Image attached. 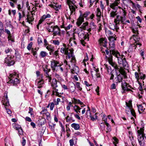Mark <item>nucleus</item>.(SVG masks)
I'll list each match as a JSON object with an SVG mask.
<instances>
[{
  "instance_id": "1",
  "label": "nucleus",
  "mask_w": 146,
  "mask_h": 146,
  "mask_svg": "<svg viewBox=\"0 0 146 146\" xmlns=\"http://www.w3.org/2000/svg\"><path fill=\"white\" fill-rule=\"evenodd\" d=\"M109 47L110 54L117 58L118 63L120 66H126L127 64V63L124 56L120 55L118 51L114 50L115 46V41L116 40L115 38L113 36H111L109 38Z\"/></svg>"
},
{
  "instance_id": "2",
  "label": "nucleus",
  "mask_w": 146,
  "mask_h": 146,
  "mask_svg": "<svg viewBox=\"0 0 146 146\" xmlns=\"http://www.w3.org/2000/svg\"><path fill=\"white\" fill-rule=\"evenodd\" d=\"M108 60L109 64L113 67L115 70L116 77H115V82L117 83H119L122 82L123 80L122 75H123L125 78H127L126 73L121 68L122 67H125L123 66H120V68L118 66L117 64L114 62L113 61L112 56L110 55V56L108 58ZM126 65V67L127 66Z\"/></svg>"
},
{
  "instance_id": "3",
  "label": "nucleus",
  "mask_w": 146,
  "mask_h": 146,
  "mask_svg": "<svg viewBox=\"0 0 146 146\" xmlns=\"http://www.w3.org/2000/svg\"><path fill=\"white\" fill-rule=\"evenodd\" d=\"M69 61L68 62L67 60L64 61V63L65 65L67 68L70 69L71 72L73 74H77L78 72L79 68L78 67L75 65L76 60L75 57L70 59Z\"/></svg>"
},
{
  "instance_id": "4",
  "label": "nucleus",
  "mask_w": 146,
  "mask_h": 146,
  "mask_svg": "<svg viewBox=\"0 0 146 146\" xmlns=\"http://www.w3.org/2000/svg\"><path fill=\"white\" fill-rule=\"evenodd\" d=\"M9 76L7 83L15 85L19 83V73L17 71H14L10 74Z\"/></svg>"
},
{
  "instance_id": "5",
  "label": "nucleus",
  "mask_w": 146,
  "mask_h": 146,
  "mask_svg": "<svg viewBox=\"0 0 146 146\" xmlns=\"http://www.w3.org/2000/svg\"><path fill=\"white\" fill-rule=\"evenodd\" d=\"M50 62L51 68L54 72H63V68L62 67L63 64L62 62L60 63L59 61L54 60L51 61Z\"/></svg>"
},
{
  "instance_id": "6",
  "label": "nucleus",
  "mask_w": 146,
  "mask_h": 146,
  "mask_svg": "<svg viewBox=\"0 0 146 146\" xmlns=\"http://www.w3.org/2000/svg\"><path fill=\"white\" fill-rule=\"evenodd\" d=\"M120 3V0H116L113 3L110 4V7L114 11H111L110 13V17L115 18L116 16L117 15V11L118 8L121 9V7L118 6V5Z\"/></svg>"
},
{
  "instance_id": "7",
  "label": "nucleus",
  "mask_w": 146,
  "mask_h": 146,
  "mask_svg": "<svg viewBox=\"0 0 146 146\" xmlns=\"http://www.w3.org/2000/svg\"><path fill=\"white\" fill-rule=\"evenodd\" d=\"M60 51L61 53L67 55L66 57L67 60L68 59L70 60L75 57L73 50H70L69 52H68V47L65 44H63V46L61 48Z\"/></svg>"
},
{
  "instance_id": "8",
  "label": "nucleus",
  "mask_w": 146,
  "mask_h": 146,
  "mask_svg": "<svg viewBox=\"0 0 146 146\" xmlns=\"http://www.w3.org/2000/svg\"><path fill=\"white\" fill-rule=\"evenodd\" d=\"M126 106L125 107L126 113L127 115L131 114L136 118V115L134 110L133 108L132 101L129 100L128 102H126Z\"/></svg>"
},
{
  "instance_id": "9",
  "label": "nucleus",
  "mask_w": 146,
  "mask_h": 146,
  "mask_svg": "<svg viewBox=\"0 0 146 146\" xmlns=\"http://www.w3.org/2000/svg\"><path fill=\"white\" fill-rule=\"evenodd\" d=\"M76 2L75 0H67V4L68 5L70 10L71 11L69 19H70V16L72 14H74L75 13L76 9L77 8V7L75 4Z\"/></svg>"
},
{
  "instance_id": "10",
  "label": "nucleus",
  "mask_w": 146,
  "mask_h": 146,
  "mask_svg": "<svg viewBox=\"0 0 146 146\" xmlns=\"http://www.w3.org/2000/svg\"><path fill=\"white\" fill-rule=\"evenodd\" d=\"M137 133L138 139L140 146H144V137L145 135L144 133V129L143 128H141L139 130H138Z\"/></svg>"
},
{
  "instance_id": "11",
  "label": "nucleus",
  "mask_w": 146,
  "mask_h": 146,
  "mask_svg": "<svg viewBox=\"0 0 146 146\" xmlns=\"http://www.w3.org/2000/svg\"><path fill=\"white\" fill-rule=\"evenodd\" d=\"M135 78L137 80V81L140 85V89H143L142 87L141 86V83H140L139 82V79L143 80L144 79L145 77V75L139 71L138 72H135Z\"/></svg>"
},
{
  "instance_id": "12",
  "label": "nucleus",
  "mask_w": 146,
  "mask_h": 146,
  "mask_svg": "<svg viewBox=\"0 0 146 146\" xmlns=\"http://www.w3.org/2000/svg\"><path fill=\"white\" fill-rule=\"evenodd\" d=\"M125 17H123L122 16H120L119 15H117L116 18L114 19V22L117 26L118 24H119L120 23H122L123 25H126V23L124 22V21H125Z\"/></svg>"
},
{
  "instance_id": "13",
  "label": "nucleus",
  "mask_w": 146,
  "mask_h": 146,
  "mask_svg": "<svg viewBox=\"0 0 146 146\" xmlns=\"http://www.w3.org/2000/svg\"><path fill=\"white\" fill-rule=\"evenodd\" d=\"M13 57L14 56L13 55H8L5 59V63L8 66L13 65L14 63Z\"/></svg>"
},
{
  "instance_id": "14",
  "label": "nucleus",
  "mask_w": 146,
  "mask_h": 146,
  "mask_svg": "<svg viewBox=\"0 0 146 146\" xmlns=\"http://www.w3.org/2000/svg\"><path fill=\"white\" fill-rule=\"evenodd\" d=\"M76 33L78 35L79 40L80 39H84L88 37L89 34L88 33L87 34V36H86L84 35V31L81 28H79L78 29L76 32Z\"/></svg>"
},
{
  "instance_id": "15",
  "label": "nucleus",
  "mask_w": 146,
  "mask_h": 146,
  "mask_svg": "<svg viewBox=\"0 0 146 146\" xmlns=\"http://www.w3.org/2000/svg\"><path fill=\"white\" fill-rule=\"evenodd\" d=\"M90 72L93 77H95L97 78L100 77L101 75L98 69L94 67L93 69H90Z\"/></svg>"
},
{
  "instance_id": "16",
  "label": "nucleus",
  "mask_w": 146,
  "mask_h": 146,
  "mask_svg": "<svg viewBox=\"0 0 146 146\" xmlns=\"http://www.w3.org/2000/svg\"><path fill=\"white\" fill-rule=\"evenodd\" d=\"M121 87L122 90L123 91V92H125V91H131V90L129 88H131V86L128 84H127L125 81L122 82L121 84Z\"/></svg>"
},
{
  "instance_id": "17",
  "label": "nucleus",
  "mask_w": 146,
  "mask_h": 146,
  "mask_svg": "<svg viewBox=\"0 0 146 146\" xmlns=\"http://www.w3.org/2000/svg\"><path fill=\"white\" fill-rule=\"evenodd\" d=\"M51 4L49 5V6L51 7L54 8L56 11H59L60 9L61 5H58L57 4L56 0H51Z\"/></svg>"
},
{
  "instance_id": "18",
  "label": "nucleus",
  "mask_w": 146,
  "mask_h": 146,
  "mask_svg": "<svg viewBox=\"0 0 146 146\" xmlns=\"http://www.w3.org/2000/svg\"><path fill=\"white\" fill-rule=\"evenodd\" d=\"M98 44L105 48L107 47V39L105 38H101L98 40Z\"/></svg>"
},
{
  "instance_id": "19",
  "label": "nucleus",
  "mask_w": 146,
  "mask_h": 146,
  "mask_svg": "<svg viewBox=\"0 0 146 146\" xmlns=\"http://www.w3.org/2000/svg\"><path fill=\"white\" fill-rule=\"evenodd\" d=\"M51 17V15L48 13H46L42 15L41 17L40 20L39 21L38 24L37 25V27L38 28L39 27V25L41 24L45 19L47 18H50Z\"/></svg>"
},
{
  "instance_id": "20",
  "label": "nucleus",
  "mask_w": 146,
  "mask_h": 146,
  "mask_svg": "<svg viewBox=\"0 0 146 146\" xmlns=\"http://www.w3.org/2000/svg\"><path fill=\"white\" fill-rule=\"evenodd\" d=\"M90 14V12L86 11L85 12L84 14L82 15V16L84 18H85L87 20H89L90 19L92 20L94 18L95 15L94 14L92 13L89 17H88V16Z\"/></svg>"
},
{
  "instance_id": "21",
  "label": "nucleus",
  "mask_w": 146,
  "mask_h": 146,
  "mask_svg": "<svg viewBox=\"0 0 146 146\" xmlns=\"http://www.w3.org/2000/svg\"><path fill=\"white\" fill-rule=\"evenodd\" d=\"M43 70L46 73L45 76L47 77L48 82H50L52 78L49 75L48 73L50 71V69L48 68L46 66L45 67L43 68Z\"/></svg>"
},
{
  "instance_id": "22",
  "label": "nucleus",
  "mask_w": 146,
  "mask_h": 146,
  "mask_svg": "<svg viewBox=\"0 0 146 146\" xmlns=\"http://www.w3.org/2000/svg\"><path fill=\"white\" fill-rule=\"evenodd\" d=\"M76 38L74 33L73 34V37L71 38L69 40V44L71 46H76L77 44L75 40Z\"/></svg>"
},
{
  "instance_id": "23",
  "label": "nucleus",
  "mask_w": 146,
  "mask_h": 146,
  "mask_svg": "<svg viewBox=\"0 0 146 146\" xmlns=\"http://www.w3.org/2000/svg\"><path fill=\"white\" fill-rule=\"evenodd\" d=\"M133 38L136 43V45H139V46H140L141 45L140 41L141 39L136 34H135L133 35Z\"/></svg>"
},
{
  "instance_id": "24",
  "label": "nucleus",
  "mask_w": 146,
  "mask_h": 146,
  "mask_svg": "<svg viewBox=\"0 0 146 146\" xmlns=\"http://www.w3.org/2000/svg\"><path fill=\"white\" fill-rule=\"evenodd\" d=\"M84 22V18L81 15L77 19L76 24L78 26H80L83 22Z\"/></svg>"
},
{
  "instance_id": "25",
  "label": "nucleus",
  "mask_w": 146,
  "mask_h": 146,
  "mask_svg": "<svg viewBox=\"0 0 146 146\" xmlns=\"http://www.w3.org/2000/svg\"><path fill=\"white\" fill-rule=\"evenodd\" d=\"M72 103L75 104H80V105H81V107H83L82 105H84L83 102H82L80 100L74 98L72 100Z\"/></svg>"
},
{
  "instance_id": "26",
  "label": "nucleus",
  "mask_w": 146,
  "mask_h": 146,
  "mask_svg": "<svg viewBox=\"0 0 146 146\" xmlns=\"http://www.w3.org/2000/svg\"><path fill=\"white\" fill-rule=\"evenodd\" d=\"M4 100L3 102V105H6V106H9V103L8 97L7 94L5 93L4 94Z\"/></svg>"
},
{
  "instance_id": "27",
  "label": "nucleus",
  "mask_w": 146,
  "mask_h": 146,
  "mask_svg": "<svg viewBox=\"0 0 146 146\" xmlns=\"http://www.w3.org/2000/svg\"><path fill=\"white\" fill-rule=\"evenodd\" d=\"M53 30H54V31H53V34L54 36H55L56 35H60V29L58 27L54 26Z\"/></svg>"
},
{
  "instance_id": "28",
  "label": "nucleus",
  "mask_w": 146,
  "mask_h": 146,
  "mask_svg": "<svg viewBox=\"0 0 146 146\" xmlns=\"http://www.w3.org/2000/svg\"><path fill=\"white\" fill-rule=\"evenodd\" d=\"M96 15L97 17V19L98 21L100 20L101 17V13L99 8H98L96 10Z\"/></svg>"
},
{
  "instance_id": "29",
  "label": "nucleus",
  "mask_w": 146,
  "mask_h": 146,
  "mask_svg": "<svg viewBox=\"0 0 146 146\" xmlns=\"http://www.w3.org/2000/svg\"><path fill=\"white\" fill-rule=\"evenodd\" d=\"M36 84L38 86V88H40L42 87L44 84V81L42 80H37L36 81Z\"/></svg>"
},
{
  "instance_id": "30",
  "label": "nucleus",
  "mask_w": 146,
  "mask_h": 146,
  "mask_svg": "<svg viewBox=\"0 0 146 146\" xmlns=\"http://www.w3.org/2000/svg\"><path fill=\"white\" fill-rule=\"evenodd\" d=\"M70 86L69 87V89H68L69 91L71 93L73 92L76 88V87L75 86V85L73 83H72L71 84Z\"/></svg>"
},
{
  "instance_id": "31",
  "label": "nucleus",
  "mask_w": 146,
  "mask_h": 146,
  "mask_svg": "<svg viewBox=\"0 0 146 146\" xmlns=\"http://www.w3.org/2000/svg\"><path fill=\"white\" fill-rule=\"evenodd\" d=\"M104 121L106 125L107 126L106 129L107 131H106V132L107 133L108 132H110L111 131V127L109 124L107 122V121H106V120L104 119Z\"/></svg>"
},
{
  "instance_id": "32",
  "label": "nucleus",
  "mask_w": 146,
  "mask_h": 146,
  "mask_svg": "<svg viewBox=\"0 0 146 146\" xmlns=\"http://www.w3.org/2000/svg\"><path fill=\"white\" fill-rule=\"evenodd\" d=\"M71 126L72 127L74 128L76 130H78L80 129V126L79 124L73 123L71 124Z\"/></svg>"
},
{
  "instance_id": "33",
  "label": "nucleus",
  "mask_w": 146,
  "mask_h": 146,
  "mask_svg": "<svg viewBox=\"0 0 146 146\" xmlns=\"http://www.w3.org/2000/svg\"><path fill=\"white\" fill-rule=\"evenodd\" d=\"M99 0H90V7H91L94 3L96 7H97V4Z\"/></svg>"
},
{
  "instance_id": "34",
  "label": "nucleus",
  "mask_w": 146,
  "mask_h": 146,
  "mask_svg": "<svg viewBox=\"0 0 146 146\" xmlns=\"http://www.w3.org/2000/svg\"><path fill=\"white\" fill-rule=\"evenodd\" d=\"M88 22H86L83 24L79 28L81 29L82 30H86L88 27Z\"/></svg>"
},
{
  "instance_id": "35",
  "label": "nucleus",
  "mask_w": 146,
  "mask_h": 146,
  "mask_svg": "<svg viewBox=\"0 0 146 146\" xmlns=\"http://www.w3.org/2000/svg\"><path fill=\"white\" fill-rule=\"evenodd\" d=\"M137 107L138 108L139 112L140 114L141 113V112H140V111H143L145 109L141 105H137Z\"/></svg>"
},
{
  "instance_id": "36",
  "label": "nucleus",
  "mask_w": 146,
  "mask_h": 146,
  "mask_svg": "<svg viewBox=\"0 0 146 146\" xmlns=\"http://www.w3.org/2000/svg\"><path fill=\"white\" fill-rule=\"evenodd\" d=\"M27 21L29 22V23H31L33 20L32 15H27Z\"/></svg>"
},
{
  "instance_id": "37",
  "label": "nucleus",
  "mask_w": 146,
  "mask_h": 146,
  "mask_svg": "<svg viewBox=\"0 0 146 146\" xmlns=\"http://www.w3.org/2000/svg\"><path fill=\"white\" fill-rule=\"evenodd\" d=\"M123 1H125L127 4H129L132 7H134V3L131 0H123Z\"/></svg>"
},
{
  "instance_id": "38",
  "label": "nucleus",
  "mask_w": 146,
  "mask_h": 146,
  "mask_svg": "<svg viewBox=\"0 0 146 146\" xmlns=\"http://www.w3.org/2000/svg\"><path fill=\"white\" fill-rule=\"evenodd\" d=\"M135 6L134 7H132L133 8H136L137 9H138L139 11L140 12H141L142 11V7L139 4H137L135 5L134 3Z\"/></svg>"
},
{
  "instance_id": "39",
  "label": "nucleus",
  "mask_w": 146,
  "mask_h": 146,
  "mask_svg": "<svg viewBox=\"0 0 146 146\" xmlns=\"http://www.w3.org/2000/svg\"><path fill=\"white\" fill-rule=\"evenodd\" d=\"M120 11L121 15L120 16H122L123 17H125L126 13V11L123 9H122Z\"/></svg>"
},
{
  "instance_id": "40",
  "label": "nucleus",
  "mask_w": 146,
  "mask_h": 146,
  "mask_svg": "<svg viewBox=\"0 0 146 146\" xmlns=\"http://www.w3.org/2000/svg\"><path fill=\"white\" fill-rule=\"evenodd\" d=\"M11 1L9 2V4L13 8H14L15 7L13 3H16L17 2V0H10Z\"/></svg>"
},
{
  "instance_id": "41",
  "label": "nucleus",
  "mask_w": 146,
  "mask_h": 146,
  "mask_svg": "<svg viewBox=\"0 0 146 146\" xmlns=\"http://www.w3.org/2000/svg\"><path fill=\"white\" fill-rule=\"evenodd\" d=\"M45 47L48 50L50 51L51 52H53L54 50L53 47L51 45L48 46L47 45Z\"/></svg>"
},
{
  "instance_id": "42",
  "label": "nucleus",
  "mask_w": 146,
  "mask_h": 146,
  "mask_svg": "<svg viewBox=\"0 0 146 146\" xmlns=\"http://www.w3.org/2000/svg\"><path fill=\"white\" fill-rule=\"evenodd\" d=\"M66 121L67 122H69L71 120H72L73 122H74L75 120H72V117L70 116V117L68 115L66 117Z\"/></svg>"
},
{
  "instance_id": "43",
  "label": "nucleus",
  "mask_w": 146,
  "mask_h": 146,
  "mask_svg": "<svg viewBox=\"0 0 146 146\" xmlns=\"http://www.w3.org/2000/svg\"><path fill=\"white\" fill-rule=\"evenodd\" d=\"M89 59L88 55L87 53L86 54V56L84 58L83 60V64L85 66H86V64L85 62L87 61Z\"/></svg>"
},
{
  "instance_id": "44",
  "label": "nucleus",
  "mask_w": 146,
  "mask_h": 146,
  "mask_svg": "<svg viewBox=\"0 0 146 146\" xmlns=\"http://www.w3.org/2000/svg\"><path fill=\"white\" fill-rule=\"evenodd\" d=\"M40 55L42 57L44 58L48 55V53L46 52L41 51L40 53Z\"/></svg>"
},
{
  "instance_id": "45",
  "label": "nucleus",
  "mask_w": 146,
  "mask_h": 146,
  "mask_svg": "<svg viewBox=\"0 0 146 146\" xmlns=\"http://www.w3.org/2000/svg\"><path fill=\"white\" fill-rule=\"evenodd\" d=\"M58 88L56 89H53V94H55V93L56 95L57 96H59V93L58 92Z\"/></svg>"
},
{
  "instance_id": "46",
  "label": "nucleus",
  "mask_w": 146,
  "mask_h": 146,
  "mask_svg": "<svg viewBox=\"0 0 146 146\" xmlns=\"http://www.w3.org/2000/svg\"><path fill=\"white\" fill-rule=\"evenodd\" d=\"M110 28L113 30H114L115 29L116 31L117 32L119 28L117 27V26L115 25L114 26H113V25H111L110 27Z\"/></svg>"
},
{
  "instance_id": "47",
  "label": "nucleus",
  "mask_w": 146,
  "mask_h": 146,
  "mask_svg": "<svg viewBox=\"0 0 146 146\" xmlns=\"http://www.w3.org/2000/svg\"><path fill=\"white\" fill-rule=\"evenodd\" d=\"M81 108L78 106L75 105L73 107V110L75 112L78 110H80Z\"/></svg>"
},
{
  "instance_id": "48",
  "label": "nucleus",
  "mask_w": 146,
  "mask_h": 146,
  "mask_svg": "<svg viewBox=\"0 0 146 146\" xmlns=\"http://www.w3.org/2000/svg\"><path fill=\"white\" fill-rule=\"evenodd\" d=\"M57 81L56 79H53L51 84V86L53 87L54 86L57 85Z\"/></svg>"
},
{
  "instance_id": "49",
  "label": "nucleus",
  "mask_w": 146,
  "mask_h": 146,
  "mask_svg": "<svg viewBox=\"0 0 146 146\" xmlns=\"http://www.w3.org/2000/svg\"><path fill=\"white\" fill-rule=\"evenodd\" d=\"M80 84L79 82H76V87L79 90L81 91L82 88L80 86Z\"/></svg>"
},
{
  "instance_id": "50",
  "label": "nucleus",
  "mask_w": 146,
  "mask_h": 146,
  "mask_svg": "<svg viewBox=\"0 0 146 146\" xmlns=\"http://www.w3.org/2000/svg\"><path fill=\"white\" fill-rule=\"evenodd\" d=\"M4 106L5 109L7 111V113L9 115H10L11 113V111L9 109H7V107L8 106H6V105H3Z\"/></svg>"
},
{
  "instance_id": "51",
  "label": "nucleus",
  "mask_w": 146,
  "mask_h": 146,
  "mask_svg": "<svg viewBox=\"0 0 146 146\" xmlns=\"http://www.w3.org/2000/svg\"><path fill=\"white\" fill-rule=\"evenodd\" d=\"M52 43L55 45H59L60 44L59 41L58 40H52Z\"/></svg>"
},
{
  "instance_id": "52",
  "label": "nucleus",
  "mask_w": 146,
  "mask_h": 146,
  "mask_svg": "<svg viewBox=\"0 0 146 146\" xmlns=\"http://www.w3.org/2000/svg\"><path fill=\"white\" fill-rule=\"evenodd\" d=\"M54 57L56 58V59H57L58 58H59V55L58 53V51H56L54 53Z\"/></svg>"
},
{
  "instance_id": "53",
  "label": "nucleus",
  "mask_w": 146,
  "mask_h": 146,
  "mask_svg": "<svg viewBox=\"0 0 146 146\" xmlns=\"http://www.w3.org/2000/svg\"><path fill=\"white\" fill-rule=\"evenodd\" d=\"M31 52L33 54V55L35 57H37V51H35V49L33 48L31 49Z\"/></svg>"
},
{
  "instance_id": "54",
  "label": "nucleus",
  "mask_w": 146,
  "mask_h": 146,
  "mask_svg": "<svg viewBox=\"0 0 146 146\" xmlns=\"http://www.w3.org/2000/svg\"><path fill=\"white\" fill-rule=\"evenodd\" d=\"M54 26H52L50 27H49L48 29V30L49 32H53L54 31Z\"/></svg>"
},
{
  "instance_id": "55",
  "label": "nucleus",
  "mask_w": 146,
  "mask_h": 146,
  "mask_svg": "<svg viewBox=\"0 0 146 146\" xmlns=\"http://www.w3.org/2000/svg\"><path fill=\"white\" fill-rule=\"evenodd\" d=\"M33 42H30L28 45L27 47V48L28 50H30L31 49V48L32 47V46L33 45Z\"/></svg>"
},
{
  "instance_id": "56",
  "label": "nucleus",
  "mask_w": 146,
  "mask_h": 146,
  "mask_svg": "<svg viewBox=\"0 0 146 146\" xmlns=\"http://www.w3.org/2000/svg\"><path fill=\"white\" fill-rule=\"evenodd\" d=\"M90 27L92 29H94L96 28V26L93 22H91L90 24Z\"/></svg>"
},
{
  "instance_id": "57",
  "label": "nucleus",
  "mask_w": 146,
  "mask_h": 146,
  "mask_svg": "<svg viewBox=\"0 0 146 146\" xmlns=\"http://www.w3.org/2000/svg\"><path fill=\"white\" fill-rule=\"evenodd\" d=\"M48 112L47 111V110L46 109H43L41 111V113L43 114H45L46 115L48 113Z\"/></svg>"
},
{
  "instance_id": "58",
  "label": "nucleus",
  "mask_w": 146,
  "mask_h": 146,
  "mask_svg": "<svg viewBox=\"0 0 146 146\" xmlns=\"http://www.w3.org/2000/svg\"><path fill=\"white\" fill-rule=\"evenodd\" d=\"M29 111L28 112V113H30L31 114V115L32 116L33 115V109L32 108H31L30 107H29Z\"/></svg>"
},
{
  "instance_id": "59",
  "label": "nucleus",
  "mask_w": 146,
  "mask_h": 146,
  "mask_svg": "<svg viewBox=\"0 0 146 146\" xmlns=\"http://www.w3.org/2000/svg\"><path fill=\"white\" fill-rule=\"evenodd\" d=\"M54 104L53 102L50 103V110H52L54 107Z\"/></svg>"
},
{
  "instance_id": "60",
  "label": "nucleus",
  "mask_w": 146,
  "mask_h": 146,
  "mask_svg": "<svg viewBox=\"0 0 146 146\" xmlns=\"http://www.w3.org/2000/svg\"><path fill=\"white\" fill-rule=\"evenodd\" d=\"M38 44H42V40L40 37H38Z\"/></svg>"
},
{
  "instance_id": "61",
  "label": "nucleus",
  "mask_w": 146,
  "mask_h": 146,
  "mask_svg": "<svg viewBox=\"0 0 146 146\" xmlns=\"http://www.w3.org/2000/svg\"><path fill=\"white\" fill-rule=\"evenodd\" d=\"M113 139L114 140L113 143L114 144L115 146H116L115 144L118 143V140L117 138L115 137H113Z\"/></svg>"
},
{
  "instance_id": "62",
  "label": "nucleus",
  "mask_w": 146,
  "mask_h": 146,
  "mask_svg": "<svg viewBox=\"0 0 146 146\" xmlns=\"http://www.w3.org/2000/svg\"><path fill=\"white\" fill-rule=\"evenodd\" d=\"M8 39L9 40H10L11 42H14L13 38L11 35L8 36Z\"/></svg>"
},
{
  "instance_id": "63",
  "label": "nucleus",
  "mask_w": 146,
  "mask_h": 146,
  "mask_svg": "<svg viewBox=\"0 0 146 146\" xmlns=\"http://www.w3.org/2000/svg\"><path fill=\"white\" fill-rule=\"evenodd\" d=\"M46 119L48 120H50L51 119V118L50 116V114L49 113H47V114H46Z\"/></svg>"
},
{
  "instance_id": "64",
  "label": "nucleus",
  "mask_w": 146,
  "mask_h": 146,
  "mask_svg": "<svg viewBox=\"0 0 146 146\" xmlns=\"http://www.w3.org/2000/svg\"><path fill=\"white\" fill-rule=\"evenodd\" d=\"M12 51V50L11 48H7L5 50V52L6 54L8 53H11Z\"/></svg>"
}]
</instances>
